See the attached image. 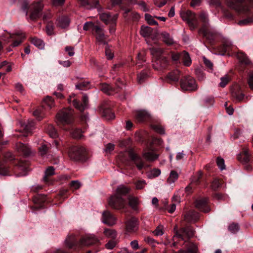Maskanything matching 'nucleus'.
<instances>
[{
    "label": "nucleus",
    "instance_id": "f257e3e1",
    "mask_svg": "<svg viewBox=\"0 0 253 253\" xmlns=\"http://www.w3.org/2000/svg\"><path fill=\"white\" fill-rule=\"evenodd\" d=\"M199 18L202 23V26L199 28V32L205 38V44L208 47L211 46L217 54L222 55H230L234 46L228 40H224L220 45H217L216 42L218 40V35L210 29L208 14L205 11H202L199 14Z\"/></svg>",
    "mask_w": 253,
    "mask_h": 253
},
{
    "label": "nucleus",
    "instance_id": "f03ea898",
    "mask_svg": "<svg viewBox=\"0 0 253 253\" xmlns=\"http://www.w3.org/2000/svg\"><path fill=\"white\" fill-rule=\"evenodd\" d=\"M229 7L242 15L243 19L239 21L240 25L253 24V15L251 9L253 8V0H226Z\"/></svg>",
    "mask_w": 253,
    "mask_h": 253
},
{
    "label": "nucleus",
    "instance_id": "7ed1b4c3",
    "mask_svg": "<svg viewBox=\"0 0 253 253\" xmlns=\"http://www.w3.org/2000/svg\"><path fill=\"white\" fill-rule=\"evenodd\" d=\"M73 110L65 108L60 111L56 115L58 125L66 131L70 132L75 138H80L84 131L82 129L75 127L73 125Z\"/></svg>",
    "mask_w": 253,
    "mask_h": 253
},
{
    "label": "nucleus",
    "instance_id": "20e7f679",
    "mask_svg": "<svg viewBox=\"0 0 253 253\" xmlns=\"http://www.w3.org/2000/svg\"><path fill=\"white\" fill-rule=\"evenodd\" d=\"M176 227L174 228L175 234L173 237V242L171 246H175L177 241H183L184 243H187L185 246L186 253H198L197 246L192 242H188L189 239L194 236V230L190 226L181 228L179 230H176Z\"/></svg>",
    "mask_w": 253,
    "mask_h": 253
},
{
    "label": "nucleus",
    "instance_id": "39448f33",
    "mask_svg": "<svg viewBox=\"0 0 253 253\" xmlns=\"http://www.w3.org/2000/svg\"><path fill=\"white\" fill-rule=\"evenodd\" d=\"M99 243L98 239L94 235L87 234L82 236L78 241L75 237H69L66 240L67 246L71 249L77 250L84 246L96 245Z\"/></svg>",
    "mask_w": 253,
    "mask_h": 253
},
{
    "label": "nucleus",
    "instance_id": "423d86ee",
    "mask_svg": "<svg viewBox=\"0 0 253 253\" xmlns=\"http://www.w3.org/2000/svg\"><path fill=\"white\" fill-rule=\"evenodd\" d=\"M68 151L70 159L76 162H85L88 158V152L86 148L80 145L64 146Z\"/></svg>",
    "mask_w": 253,
    "mask_h": 253
},
{
    "label": "nucleus",
    "instance_id": "0eeeda50",
    "mask_svg": "<svg viewBox=\"0 0 253 253\" xmlns=\"http://www.w3.org/2000/svg\"><path fill=\"white\" fill-rule=\"evenodd\" d=\"M151 54L153 55V67L157 71H163L167 69L169 65L168 58L163 55V51L159 48H150Z\"/></svg>",
    "mask_w": 253,
    "mask_h": 253
},
{
    "label": "nucleus",
    "instance_id": "6e6552de",
    "mask_svg": "<svg viewBox=\"0 0 253 253\" xmlns=\"http://www.w3.org/2000/svg\"><path fill=\"white\" fill-rule=\"evenodd\" d=\"M84 31L91 30L93 35L95 37L96 43L98 45H104L108 43V36L105 35L104 30L98 25L91 22H87L83 26Z\"/></svg>",
    "mask_w": 253,
    "mask_h": 253
},
{
    "label": "nucleus",
    "instance_id": "1a4fd4ad",
    "mask_svg": "<svg viewBox=\"0 0 253 253\" xmlns=\"http://www.w3.org/2000/svg\"><path fill=\"white\" fill-rule=\"evenodd\" d=\"M130 188L124 185L119 186L116 190V194L110 196L108 199V206H126V200L123 196L129 193Z\"/></svg>",
    "mask_w": 253,
    "mask_h": 253
},
{
    "label": "nucleus",
    "instance_id": "9d476101",
    "mask_svg": "<svg viewBox=\"0 0 253 253\" xmlns=\"http://www.w3.org/2000/svg\"><path fill=\"white\" fill-rule=\"evenodd\" d=\"M81 5L87 9L96 8L99 11L102 9L99 0H78ZM112 7L120 5L122 3V0H110Z\"/></svg>",
    "mask_w": 253,
    "mask_h": 253
},
{
    "label": "nucleus",
    "instance_id": "9b49d317",
    "mask_svg": "<svg viewBox=\"0 0 253 253\" xmlns=\"http://www.w3.org/2000/svg\"><path fill=\"white\" fill-rule=\"evenodd\" d=\"M179 84L183 91H195L198 89V85L195 80L189 76L181 78Z\"/></svg>",
    "mask_w": 253,
    "mask_h": 253
},
{
    "label": "nucleus",
    "instance_id": "f8f14e48",
    "mask_svg": "<svg viewBox=\"0 0 253 253\" xmlns=\"http://www.w3.org/2000/svg\"><path fill=\"white\" fill-rule=\"evenodd\" d=\"M125 84L121 79H117L114 84H102L101 86V90L106 94L111 95L114 93H117L123 89Z\"/></svg>",
    "mask_w": 253,
    "mask_h": 253
},
{
    "label": "nucleus",
    "instance_id": "ddd939ff",
    "mask_svg": "<svg viewBox=\"0 0 253 253\" xmlns=\"http://www.w3.org/2000/svg\"><path fill=\"white\" fill-rule=\"evenodd\" d=\"M180 16L192 29L197 28L199 24L194 13L189 10L181 12Z\"/></svg>",
    "mask_w": 253,
    "mask_h": 253
},
{
    "label": "nucleus",
    "instance_id": "4468645a",
    "mask_svg": "<svg viewBox=\"0 0 253 253\" xmlns=\"http://www.w3.org/2000/svg\"><path fill=\"white\" fill-rule=\"evenodd\" d=\"M42 188V186L38 185L33 187L31 189V190L35 193V195L32 197L33 202L35 204H38V206H44V204H47L48 202L46 195L38 193Z\"/></svg>",
    "mask_w": 253,
    "mask_h": 253
},
{
    "label": "nucleus",
    "instance_id": "2eb2a0df",
    "mask_svg": "<svg viewBox=\"0 0 253 253\" xmlns=\"http://www.w3.org/2000/svg\"><path fill=\"white\" fill-rule=\"evenodd\" d=\"M8 38L12 40V43L10 46L6 48L7 52H10L12 50L11 47L17 46L22 42L25 39V36L23 33L17 32L15 34H9Z\"/></svg>",
    "mask_w": 253,
    "mask_h": 253
},
{
    "label": "nucleus",
    "instance_id": "dca6fc26",
    "mask_svg": "<svg viewBox=\"0 0 253 253\" xmlns=\"http://www.w3.org/2000/svg\"><path fill=\"white\" fill-rule=\"evenodd\" d=\"M238 159L244 165V168L248 171H250L252 168L250 155L247 151H244L238 156Z\"/></svg>",
    "mask_w": 253,
    "mask_h": 253
},
{
    "label": "nucleus",
    "instance_id": "f3484780",
    "mask_svg": "<svg viewBox=\"0 0 253 253\" xmlns=\"http://www.w3.org/2000/svg\"><path fill=\"white\" fill-rule=\"evenodd\" d=\"M231 92L233 97L237 101H241L244 98L245 94L241 86L238 84H235L231 88Z\"/></svg>",
    "mask_w": 253,
    "mask_h": 253
},
{
    "label": "nucleus",
    "instance_id": "a211bd4d",
    "mask_svg": "<svg viewBox=\"0 0 253 253\" xmlns=\"http://www.w3.org/2000/svg\"><path fill=\"white\" fill-rule=\"evenodd\" d=\"M134 117L136 121L140 123L148 122L151 119L150 114L145 110L136 111Z\"/></svg>",
    "mask_w": 253,
    "mask_h": 253
},
{
    "label": "nucleus",
    "instance_id": "6ab92c4d",
    "mask_svg": "<svg viewBox=\"0 0 253 253\" xmlns=\"http://www.w3.org/2000/svg\"><path fill=\"white\" fill-rule=\"evenodd\" d=\"M138 223L137 218L132 217L126 222V231L128 233H133L136 231L138 228Z\"/></svg>",
    "mask_w": 253,
    "mask_h": 253
},
{
    "label": "nucleus",
    "instance_id": "aec40b11",
    "mask_svg": "<svg viewBox=\"0 0 253 253\" xmlns=\"http://www.w3.org/2000/svg\"><path fill=\"white\" fill-rule=\"evenodd\" d=\"M237 57L241 63V68L243 71L247 72L248 69H247V68L248 67L250 66L251 62L248 58L246 54L243 52L240 51L237 53Z\"/></svg>",
    "mask_w": 253,
    "mask_h": 253
},
{
    "label": "nucleus",
    "instance_id": "412c9836",
    "mask_svg": "<svg viewBox=\"0 0 253 253\" xmlns=\"http://www.w3.org/2000/svg\"><path fill=\"white\" fill-rule=\"evenodd\" d=\"M102 221L109 226H113L116 223V218L109 211L102 213Z\"/></svg>",
    "mask_w": 253,
    "mask_h": 253
},
{
    "label": "nucleus",
    "instance_id": "4be33fe9",
    "mask_svg": "<svg viewBox=\"0 0 253 253\" xmlns=\"http://www.w3.org/2000/svg\"><path fill=\"white\" fill-rule=\"evenodd\" d=\"M129 157L136 166L139 170H141L144 166V163L141 158L135 153L133 151H130L128 153Z\"/></svg>",
    "mask_w": 253,
    "mask_h": 253
},
{
    "label": "nucleus",
    "instance_id": "5701e85b",
    "mask_svg": "<svg viewBox=\"0 0 253 253\" xmlns=\"http://www.w3.org/2000/svg\"><path fill=\"white\" fill-rule=\"evenodd\" d=\"M82 102H81L80 100L77 99H74L72 101L74 106L83 112L85 109L88 103V97L86 95H84L82 96Z\"/></svg>",
    "mask_w": 253,
    "mask_h": 253
},
{
    "label": "nucleus",
    "instance_id": "b1692460",
    "mask_svg": "<svg viewBox=\"0 0 253 253\" xmlns=\"http://www.w3.org/2000/svg\"><path fill=\"white\" fill-rule=\"evenodd\" d=\"M181 76L179 70L176 69L169 72L167 75V80L170 83L177 84Z\"/></svg>",
    "mask_w": 253,
    "mask_h": 253
},
{
    "label": "nucleus",
    "instance_id": "393cba45",
    "mask_svg": "<svg viewBox=\"0 0 253 253\" xmlns=\"http://www.w3.org/2000/svg\"><path fill=\"white\" fill-rule=\"evenodd\" d=\"M55 174V169L52 166L48 167L45 171L44 175L43 177L44 182L47 184H52L53 181L51 176Z\"/></svg>",
    "mask_w": 253,
    "mask_h": 253
},
{
    "label": "nucleus",
    "instance_id": "a878e982",
    "mask_svg": "<svg viewBox=\"0 0 253 253\" xmlns=\"http://www.w3.org/2000/svg\"><path fill=\"white\" fill-rule=\"evenodd\" d=\"M99 111L102 116L107 119H113L115 117L114 113L109 107L101 105L99 108Z\"/></svg>",
    "mask_w": 253,
    "mask_h": 253
},
{
    "label": "nucleus",
    "instance_id": "bb28decb",
    "mask_svg": "<svg viewBox=\"0 0 253 253\" xmlns=\"http://www.w3.org/2000/svg\"><path fill=\"white\" fill-rule=\"evenodd\" d=\"M158 156L152 146L148 147V149L143 153V157L148 161H155L158 158Z\"/></svg>",
    "mask_w": 253,
    "mask_h": 253
},
{
    "label": "nucleus",
    "instance_id": "cd10ccee",
    "mask_svg": "<svg viewBox=\"0 0 253 253\" xmlns=\"http://www.w3.org/2000/svg\"><path fill=\"white\" fill-rule=\"evenodd\" d=\"M150 70L149 69H145L139 73H138L137 78L138 83L141 84L145 82L150 77Z\"/></svg>",
    "mask_w": 253,
    "mask_h": 253
},
{
    "label": "nucleus",
    "instance_id": "c85d7f7f",
    "mask_svg": "<svg viewBox=\"0 0 253 253\" xmlns=\"http://www.w3.org/2000/svg\"><path fill=\"white\" fill-rule=\"evenodd\" d=\"M199 217V213L194 211H189L184 216V220L188 222L195 221Z\"/></svg>",
    "mask_w": 253,
    "mask_h": 253
},
{
    "label": "nucleus",
    "instance_id": "c756f323",
    "mask_svg": "<svg viewBox=\"0 0 253 253\" xmlns=\"http://www.w3.org/2000/svg\"><path fill=\"white\" fill-rule=\"evenodd\" d=\"M99 14L100 19L105 24L108 25L113 20L117 19V15H114L112 17L109 13L105 12H101Z\"/></svg>",
    "mask_w": 253,
    "mask_h": 253
},
{
    "label": "nucleus",
    "instance_id": "7c9ffc66",
    "mask_svg": "<svg viewBox=\"0 0 253 253\" xmlns=\"http://www.w3.org/2000/svg\"><path fill=\"white\" fill-rule=\"evenodd\" d=\"M57 26L61 28H66L70 24V19L69 17L65 15L59 16L57 20Z\"/></svg>",
    "mask_w": 253,
    "mask_h": 253
},
{
    "label": "nucleus",
    "instance_id": "2f4dec72",
    "mask_svg": "<svg viewBox=\"0 0 253 253\" xmlns=\"http://www.w3.org/2000/svg\"><path fill=\"white\" fill-rule=\"evenodd\" d=\"M209 202L210 200L208 197L200 195L195 200L196 205L195 206H208Z\"/></svg>",
    "mask_w": 253,
    "mask_h": 253
},
{
    "label": "nucleus",
    "instance_id": "473e14b6",
    "mask_svg": "<svg viewBox=\"0 0 253 253\" xmlns=\"http://www.w3.org/2000/svg\"><path fill=\"white\" fill-rule=\"evenodd\" d=\"M161 38L162 39L163 41L168 45H172L174 42L172 38L167 32H162L161 34Z\"/></svg>",
    "mask_w": 253,
    "mask_h": 253
},
{
    "label": "nucleus",
    "instance_id": "72a5a7b5",
    "mask_svg": "<svg viewBox=\"0 0 253 253\" xmlns=\"http://www.w3.org/2000/svg\"><path fill=\"white\" fill-rule=\"evenodd\" d=\"M181 54L182 52L172 51L170 52V58L173 64H178L181 63Z\"/></svg>",
    "mask_w": 253,
    "mask_h": 253
},
{
    "label": "nucleus",
    "instance_id": "f704fd0d",
    "mask_svg": "<svg viewBox=\"0 0 253 253\" xmlns=\"http://www.w3.org/2000/svg\"><path fill=\"white\" fill-rule=\"evenodd\" d=\"M153 32V29L148 26H142L140 31V35L143 37H150Z\"/></svg>",
    "mask_w": 253,
    "mask_h": 253
},
{
    "label": "nucleus",
    "instance_id": "c9c22d12",
    "mask_svg": "<svg viewBox=\"0 0 253 253\" xmlns=\"http://www.w3.org/2000/svg\"><path fill=\"white\" fill-rule=\"evenodd\" d=\"M181 56V62H183V64L186 66H189L191 64V59L188 53L185 51H183Z\"/></svg>",
    "mask_w": 253,
    "mask_h": 253
},
{
    "label": "nucleus",
    "instance_id": "e433bc0d",
    "mask_svg": "<svg viewBox=\"0 0 253 253\" xmlns=\"http://www.w3.org/2000/svg\"><path fill=\"white\" fill-rule=\"evenodd\" d=\"M223 181L220 179L217 178H213L211 182V187L213 191L218 190L222 186Z\"/></svg>",
    "mask_w": 253,
    "mask_h": 253
},
{
    "label": "nucleus",
    "instance_id": "4c0bfd02",
    "mask_svg": "<svg viewBox=\"0 0 253 253\" xmlns=\"http://www.w3.org/2000/svg\"><path fill=\"white\" fill-rule=\"evenodd\" d=\"M104 235L108 237L115 239L117 236V232L114 229L106 228L103 231Z\"/></svg>",
    "mask_w": 253,
    "mask_h": 253
},
{
    "label": "nucleus",
    "instance_id": "58836bf2",
    "mask_svg": "<svg viewBox=\"0 0 253 253\" xmlns=\"http://www.w3.org/2000/svg\"><path fill=\"white\" fill-rule=\"evenodd\" d=\"M151 128L156 132L163 134L165 133L164 127L159 123H153L151 125Z\"/></svg>",
    "mask_w": 253,
    "mask_h": 253
},
{
    "label": "nucleus",
    "instance_id": "ea45409f",
    "mask_svg": "<svg viewBox=\"0 0 253 253\" xmlns=\"http://www.w3.org/2000/svg\"><path fill=\"white\" fill-rule=\"evenodd\" d=\"M127 201L128 202V206H138L140 204L138 198L132 195H128L127 197Z\"/></svg>",
    "mask_w": 253,
    "mask_h": 253
},
{
    "label": "nucleus",
    "instance_id": "a19ab883",
    "mask_svg": "<svg viewBox=\"0 0 253 253\" xmlns=\"http://www.w3.org/2000/svg\"><path fill=\"white\" fill-rule=\"evenodd\" d=\"M9 169L4 162L0 160V174L3 175H8Z\"/></svg>",
    "mask_w": 253,
    "mask_h": 253
},
{
    "label": "nucleus",
    "instance_id": "79ce46f5",
    "mask_svg": "<svg viewBox=\"0 0 253 253\" xmlns=\"http://www.w3.org/2000/svg\"><path fill=\"white\" fill-rule=\"evenodd\" d=\"M42 104L43 107H45V106L46 105L50 109L54 105V100L51 97L47 96L44 99Z\"/></svg>",
    "mask_w": 253,
    "mask_h": 253
},
{
    "label": "nucleus",
    "instance_id": "37998d69",
    "mask_svg": "<svg viewBox=\"0 0 253 253\" xmlns=\"http://www.w3.org/2000/svg\"><path fill=\"white\" fill-rule=\"evenodd\" d=\"M33 115L38 121L42 120L44 117V113L42 109L39 108L33 112Z\"/></svg>",
    "mask_w": 253,
    "mask_h": 253
},
{
    "label": "nucleus",
    "instance_id": "c03bdc74",
    "mask_svg": "<svg viewBox=\"0 0 253 253\" xmlns=\"http://www.w3.org/2000/svg\"><path fill=\"white\" fill-rule=\"evenodd\" d=\"M30 42L32 43L39 48H42L43 46V42L42 40L37 38H31Z\"/></svg>",
    "mask_w": 253,
    "mask_h": 253
},
{
    "label": "nucleus",
    "instance_id": "a18cd8bd",
    "mask_svg": "<svg viewBox=\"0 0 253 253\" xmlns=\"http://www.w3.org/2000/svg\"><path fill=\"white\" fill-rule=\"evenodd\" d=\"M178 175L176 171L172 170L169 174V177L167 179V181L170 184L174 182L178 178Z\"/></svg>",
    "mask_w": 253,
    "mask_h": 253
},
{
    "label": "nucleus",
    "instance_id": "49530a36",
    "mask_svg": "<svg viewBox=\"0 0 253 253\" xmlns=\"http://www.w3.org/2000/svg\"><path fill=\"white\" fill-rule=\"evenodd\" d=\"M145 20L147 21L148 23L150 25H158V23L156 21L154 18L155 16L153 17L149 14L146 13L145 15Z\"/></svg>",
    "mask_w": 253,
    "mask_h": 253
},
{
    "label": "nucleus",
    "instance_id": "de8ad7c7",
    "mask_svg": "<svg viewBox=\"0 0 253 253\" xmlns=\"http://www.w3.org/2000/svg\"><path fill=\"white\" fill-rule=\"evenodd\" d=\"M229 231L232 233L235 234L240 230V227L238 223H232L228 226Z\"/></svg>",
    "mask_w": 253,
    "mask_h": 253
},
{
    "label": "nucleus",
    "instance_id": "09e8293b",
    "mask_svg": "<svg viewBox=\"0 0 253 253\" xmlns=\"http://www.w3.org/2000/svg\"><path fill=\"white\" fill-rule=\"evenodd\" d=\"M48 146L46 144H43L40 146L38 148L39 153L42 156L45 155L48 151Z\"/></svg>",
    "mask_w": 253,
    "mask_h": 253
},
{
    "label": "nucleus",
    "instance_id": "8fccbe9b",
    "mask_svg": "<svg viewBox=\"0 0 253 253\" xmlns=\"http://www.w3.org/2000/svg\"><path fill=\"white\" fill-rule=\"evenodd\" d=\"M20 149L23 154L26 156H29L31 154V151L29 148L24 144H21Z\"/></svg>",
    "mask_w": 253,
    "mask_h": 253
},
{
    "label": "nucleus",
    "instance_id": "3c124183",
    "mask_svg": "<svg viewBox=\"0 0 253 253\" xmlns=\"http://www.w3.org/2000/svg\"><path fill=\"white\" fill-rule=\"evenodd\" d=\"M154 234L157 236H162L164 234V226L162 225H159L156 229L153 232Z\"/></svg>",
    "mask_w": 253,
    "mask_h": 253
},
{
    "label": "nucleus",
    "instance_id": "603ef678",
    "mask_svg": "<svg viewBox=\"0 0 253 253\" xmlns=\"http://www.w3.org/2000/svg\"><path fill=\"white\" fill-rule=\"evenodd\" d=\"M105 45V52L108 60H111L114 57V54L112 52L111 49L109 48L108 43L104 44Z\"/></svg>",
    "mask_w": 253,
    "mask_h": 253
},
{
    "label": "nucleus",
    "instance_id": "864d4df0",
    "mask_svg": "<svg viewBox=\"0 0 253 253\" xmlns=\"http://www.w3.org/2000/svg\"><path fill=\"white\" fill-rule=\"evenodd\" d=\"M81 184L78 180H73L70 184V187L71 190H74L80 188Z\"/></svg>",
    "mask_w": 253,
    "mask_h": 253
},
{
    "label": "nucleus",
    "instance_id": "5fc2aeb1",
    "mask_svg": "<svg viewBox=\"0 0 253 253\" xmlns=\"http://www.w3.org/2000/svg\"><path fill=\"white\" fill-rule=\"evenodd\" d=\"M89 84V82L83 81L79 82L76 84V87L80 90H83L86 89Z\"/></svg>",
    "mask_w": 253,
    "mask_h": 253
},
{
    "label": "nucleus",
    "instance_id": "6e6d98bb",
    "mask_svg": "<svg viewBox=\"0 0 253 253\" xmlns=\"http://www.w3.org/2000/svg\"><path fill=\"white\" fill-rule=\"evenodd\" d=\"M117 244V241L115 239L111 240L105 244V247L107 249L111 250L116 246Z\"/></svg>",
    "mask_w": 253,
    "mask_h": 253
},
{
    "label": "nucleus",
    "instance_id": "4d7b16f0",
    "mask_svg": "<svg viewBox=\"0 0 253 253\" xmlns=\"http://www.w3.org/2000/svg\"><path fill=\"white\" fill-rule=\"evenodd\" d=\"M46 33L48 35H51L53 33L54 27L53 23L52 21H49L46 26Z\"/></svg>",
    "mask_w": 253,
    "mask_h": 253
},
{
    "label": "nucleus",
    "instance_id": "13d9d810",
    "mask_svg": "<svg viewBox=\"0 0 253 253\" xmlns=\"http://www.w3.org/2000/svg\"><path fill=\"white\" fill-rule=\"evenodd\" d=\"M137 63L136 64H141L145 62V52L144 51L139 52L137 56Z\"/></svg>",
    "mask_w": 253,
    "mask_h": 253
},
{
    "label": "nucleus",
    "instance_id": "bf43d9fd",
    "mask_svg": "<svg viewBox=\"0 0 253 253\" xmlns=\"http://www.w3.org/2000/svg\"><path fill=\"white\" fill-rule=\"evenodd\" d=\"M230 81V78L228 76L222 77L221 78V82L219 84L220 86L224 87L226 85L229 83Z\"/></svg>",
    "mask_w": 253,
    "mask_h": 253
},
{
    "label": "nucleus",
    "instance_id": "052dcab7",
    "mask_svg": "<svg viewBox=\"0 0 253 253\" xmlns=\"http://www.w3.org/2000/svg\"><path fill=\"white\" fill-rule=\"evenodd\" d=\"M217 165L221 170L225 169L224 160L223 159L218 157L216 159Z\"/></svg>",
    "mask_w": 253,
    "mask_h": 253
},
{
    "label": "nucleus",
    "instance_id": "680f3d73",
    "mask_svg": "<svg viewBox=\"0 0 253 253\" xmlns=\"http://www.w3.org/2000/svg\"><path fill=\"white\" fill-rule=\"evenodd\" d=\"M134 184H135V186H136L137 189H141L145 185L146 182L143 180H136V181H135Z\"/></svg>",
    "mask_w": 253,
    "mask_h": 253
},
{
    "label": "nucleus",
    "instance_id": "e2e57ef3",
    "mask_svg": "<svg viewBox=\"0 0 253 253\" xmlns=\"http://www.w3.org/2000/svg\"><path fill=\"white\" fill-rule=\"evenodd\" d=\"M69 193V190L68 189H62L59 192V196L63 199V200H64L65 199L68 197Z\"/></svg>",
    "mask_w": 253,
    "mask_h": 253
},
{
    "label": "nucleus",
    "instance_id": "0e129e2a",
    "mask_svg": "<svg viewBox=\"0 0 253 253\" xmlns=\"http://www.w3.org/2000/svg\"><path fill=\"white\" fill-rule=\"evenodd\" d=\"M248 83L250 88L253 91V71L249 74Z\"/></svg>",
    "mask_w": 253,
    "mask_h": 253
},
{
    "label": "nucleus",
    "instance_id": "69168bd1",
    "mask_svg": "<svg viewBox=\"0 0 253 253\" xmlns=\"http://www.w3.org/2000/svg\"><path fill=\"white\" fill-rule=\"evenodd\" d=\"M161 211H168L169 213H173L175 211V207H164L160 209Z\"/></svg>",
    "mask_w": 253,
    "mask_h": 253
},
{
    "label": "nucleus",
    "instance_id": "338daca9",
    "mask_svg": "<svg viewBox=\"0 0 253 253\" xmlns=\"http://www.w3.org/2000/svg\"><path fill=\"white\" fill-rule=\"evenodd\" d=\"M203 61L205 65L209 68V70H212L213 64L210 60L204 57L203 58Z\"/></svg>",
    "mask_w": 253,
    "mask_h": 253
},
{
    "label": "nucleus",
    "instance_id": "774afa93",
    "mask_svg": "<svg viewBox=\"0 0 253 253\" xmlns=\"http://www.w3.org/2000/svg\"><path fill=\"white\" fill-rule=\"evenodd\" d=\"M117 19L113 20L110 23H109L110 25L109 27V31L111 34H112L115 31V26H116V21Z\"/></svg>",
    "mask_w": 253,
    "mask_h": 253
}]
</instances>
